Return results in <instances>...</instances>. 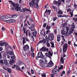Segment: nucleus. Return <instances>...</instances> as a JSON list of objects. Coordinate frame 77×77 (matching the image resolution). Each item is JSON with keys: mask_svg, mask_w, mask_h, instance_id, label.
<instances>
[{"mask_svg": "<svg viewBox=\"0 0 77 77\" xmlns=\"http://www.w3.org/2000/svg\"><path fill=\"white\" fill-rule=\"evenodd\" d=\"M50 29H51V27L48 26V25H47L46 27V30H49Z\"/></svg>", "mask_w": 77, "mask_h": 77, "instance_id": "nucleus-30", "label": "nucleus"}, {"mask_svg": "<svg viewBox=\"0 0 77 77\" xmlns=\"http://www.w3.org/2000/svg\"><path fill=\"white\" fill-rule=\"evenodd\" d=\"M8 2H10V3H12V5H13V4L14 3L12 2V1H9Z\"/></svg>", "mask_w": 77, "mask_h": 77, "instance_id": "nucleus-57", "label": "nucleus"}, {"mask_svg": "<svg viewBox=\"0 0 77 77\" xmlns=\"http://www.w3.org/2000/svg\"><path fill=\"white\" fill-rule=\"evenodd\" d=\"M52 67V65L51 64H50L48 63L46 65V66H42V68H45V67Z\"/></svg>", "mask_w": 77, "mask_h": 77, "instance_id": "nucleus-16", "label": "nucleus"}, {"mask_svg": "<svg viewBox=\"0 0 77 77\" xmlns=\"http://www.w3.org/2000/svg\"><path fill=\"white\" fill-rule=\"evenodd\" d=\"M51 13V10L46 9L44 15H49Z\"/></svg>", "mask_w": 77, "mask_h": 77, "instance_id": "nucleus-6", "label": "nucleus"}, {"mask_svg": "<svg viewBox=\"0 0 77 77\" xmlns=\"http://www.w3.org/2000/svg\"><path fill=\"white\" fill-rule=\"evenodd\" d=\"M35 1H31L30 3H29L30 7H31L32 8L33 7Z\"/></svg>", "mask_w": 77, "mask_h": 77, "instance_id": "nucleus-15", "label": "nucleus"}, {"mask_svg": "<svg viewBox=\"0 0 77 77\" xmlns=\"http://www.w3.org/2000/svg\"><path fill=\"white\" fill-rule=\"evenodd\" d=\"M57 13L58 14H60V15H62V14H63L62 11H61V10L58 11H57Z\"/></svg>", "mask_w": 77, "mask_h": 77, "instance_id": "nucleus-31", "label": "nucleus"}, {"mask_svg": "<svg viewBox=\"0 0 77 77\" xmlns=\"http://www.w3.org/2000/svg\"><path fill=\"white\" fill-rule=\"evenodd\" d=\"M15 67H16V65H14L12 67V68L13 69H15Z\"/></svg>", "mask_w": 77, "mask_h": 77, "instance_id": "nucleus-51", "label": "nucleus"}, {"mask_svg": "<svg viewBox=\"0 0 77 77\" xmlns=\"http://www.w3.org/2000/svg\"><path fill=\"white\" fill-rule=\"evenodd\" d=\"M41 43H43V44H45V43H46V41L45 40V39H44L42 40H40L39 41V42L37 44V45L38 46L39 44H41Z\"/></svg>", "mask_w": 77, "mask_h": 77, "instance_id": "nucleus-13", "label": "nucleus"}, {"mask_svg": "<svg viewBox=\"0 0 77 77\" xmlns=\"http://www.w3.org/2000/svg\"><path fill=\"white\" fill-rule=\"evenodd\" d=\"M60 60H61L62 63H64V60H63V57H61Z\"/></svg>", "mask_w": 77, "mask_h": 77, "instance_id": "nucleus-33", "label": "nucleus"}, {"mask_svg": "<svg viewBox=\"0 0 77 77\" xmlns=\"http://www.w3.org/2000/svg\"><path fill=\"white\" fill-rule=\"evenodd\" d=\"M16 69L17 70H18V71L20 70V67H18V66H16Z\"/></svg>", "mask_w": 77, "mask_h": 77, "instance_id": "nucleus-36", "label": "nucleus"}, {"mask_svg": "<svg viewBox=\"0 0 77 77\" xmlns=\"http://www.w3.org/2000/svg\"><path fill=\"white\" fill-rule=\"evenodd\" d=\"M57 19V17L54 18L53 19V21H56Z\"/></svg>", "mask_w": 77, "mask_h": 77, "instance_id": "nucleus-46", "label": "nucleus"}, {"mask_svg": "<svg viewBox=\"0 0 77 77\" xmlns=\"http://www.w3.org/2000/svg\"><path fill=\"white\" fill-rule=\"evenodd\" d=\"M39 0H35V4H37V3H39Z\"/></svg>", "mask_w": 77, "mask_h": 77, "instance_id": "nucleus-52", "label": "nucleus"}, {"mask_svg": "<svg viewBox=\"0 0 77 77\" xmlns=\"http://www.w3.org/2000/svg\"><path fill=\"white\" fill-rule=\"evenodd\" d=\"M48 38L50 41H52L54 39V34H49Z\"/></svg>", "mask_w": 77, "mask_h": 77, "instance_id": "nucleus-3", "label": "nucleus"}, {"mask_svg": "<svg viewBox=\"0 0 77 77\" xmlns=\"http://www.w3.org/2000/svg\"><path fill=\"white\" fill-rule=\"evenodd\" d=\"M6 22L8 23H14L16 22V20H14L13 19H11L6 20Z\"/></svg>", "mask_w": 77, "mask_h": 77, "instance_id": "nucleus-12", "label": "nucleus"}, {"mask_svg": "<svg viewBox=\"0 0 77 77\" xmlns=\"http://www.w3.org/2000/svg\"><path fill=\"white\" fill-rule=\"evenodd\" d=\"M25 10H26V8H23L22 9L21 11L22 12H24Z\"/></svg>", "mask_w": 77, "mask_h": 77, "instance_id": "nucleus-50", "label": "nucleus"}, {"mask_svg": "<svg viewBox=\"0 0 77 77\" xmlns=\"http://www.w3.org/2000/svg\"><path fill=\"white\" fill-rule=\"evenodd\" d=\"M73 31H74V29L73 28H71L69 31L70 33L71 34L72 33V32H73Z\"/></svg>", "mask_w": 77, "mask_h": 77, "instance_id": "nucleus-28", "label": "nucleus"}, {"mask_svg": "<svg viewBox=\"0 0 77 77\" xmlns=\"http://www.w3.org/2000/svg\"><path fill=\"white\" fill-rule=\"evenodd\" d=\"M9 48L10 49V50H12V47H11L10 46H8L7 47V49H9Z\"/></svg>", "mask_w": 77, "mask_h": 77, "instance_id": "nucleus-41", "label": "nucleus"}, {"mask_svg": "<svg viewBox=\"0 0 77 77\" xmlns=\"http://www.w3.org/2000/svg\"><path fill=\"white\" fill-rule=\"evenodd\" d=\"M17 14H15L14 15H13L12 17H11V18H14L15 17V18H16V17H17Z\"/></svg>", "mask_w": 77, "mask_h": 77, "instance_id": "nucleus-39", "label": "nucleus"}, {"mask_svg": "<svg viewBox=\"0 0 77 77\" xmlns=\"http://www.w3.org/2000/svg\"><path fill=\"white\" fill-rule=\"evenodd\" d=\"M28 35L29 37H30L31 36V38H32L33 39H34V37H33V36L36 38V35H37V31H35L34 32H32L31 34L30 33V32H29L28 33Z\"/></svg>", "mask_w": 77, "mask_h": 77, "instance_id": "nucleus-1", "label": "nucleus"}, {"mask_svg": "<svg viewBox=\"0 0 77 77\" xmlns=\"http://www.w3.org/2000/svg\"><path fill=\"white\" fill-rule=\"evenodd\" d=\"M47 38V37H46V40L47 42H46L47 45L48 47H50V44L49 43V40H48V39Z\"/></svg>", "mask_w": 77, "mask_h": 77, "instance_id": "nucleus-14", "label": "nucleus"}, {"mask_svg": "<svg viewBox=\"0 0 77 77\" xmlns=\"http://www.w3.org/2000/svg\"><path fill=\"white\" fill-rule=\"evenodd\" d=\"M21 8L20 7H19V6L17 8H15V9L16 11H19L20 12L21 11V10H20Z\"/></svg>", "mask_w": 77, "mask_h": 77, "instance_id": "nucleus-21", "label": "nucleus"}, {"mask_svg": "<svg viewBox=\"0 0 77 77\" xmlns=\"http://www.w3.org/2000/svg\"><path fill=\"white\" fill-rule=\"evenodd\" d=\"M66 30L67 31V32H68V31H69V27H67L66 26Z\"/></svg>", "mask_w": 77, "mask_h": 77, "instance_id": "nucleus-48", "label": "nucleus"}, {"mask_svg": "<svg viewBox=\"0 0 77 77\" xmlns=\"http://www.w3.org/2000/svg\"><path fill=\"white\" fill-rule=\"evenodd\" d=\"M14 56H15V55L14 54L13 56L11 57V58L13 59V60H11L9 62L10 65H14V63H15V60H14L15 57H14Z\"/></svg>", "mask_w": 77, "mask_h": 77, "instance_id": "nucleus-2", "label": "nucleus"}, {"mask_svg": "<svg viewBox=\"0 0 77 77\" xmlns=\"http://www.w3.org/2000/svg\"><path fill=\"white\" fill-rule=\"evenodd\" d=\"M35 25L33 24H32L31 25V27H29V29H30L32 32H33V31H35Z\"/></svg>", "mask_w": 77, "mask_h": 77, "instance_id": "nucleus-7", "label": "nucleus"}, {"mask_svg": "<svg viewBox=\"0 0 77 77\" xmlns=\"http://www.w3.org/2000/svg\"><path fill=\"white\" fill-rule=\"evenodd\" d=\"M31 71L32 74H34V71H33V70L31 69Z\"/></svg>", "mask_w": 77, "mask_h": 77, "instance_id": "nucleus-62", "label": "nucleus"}, {"mask_svg": "<svg viewBox=\"0 0 77 77\" xmlns=\"http://www.w3.org/2000/svg\"><path fill=\"white\" fill-rule=\"evenodd\" d=\"M7 71L9 72V73H10V74H11L12 73V70L11 69L7 68Z\"/></svg>", "mask_w": 77, "mask_h": 77, "instance_id": "nucleus-19", "label": "nucleus"}, {"mask_svg": "<svg viewBox=\"0 0 77 77\" xmlns=\"http://www.w3.org/2000/svg\"><path fill=\"white\" fill-rule=\"evenodd\" d=\"M57 5L58 6H60L61 5V2L60 1H57Z\"/></svg>", "mask_w": 77, "mask_h": 77, "instance_id": "nucleus-29", "label": "nucleus"}, {"mask_svg": "<svg viewBox=\"0 0 77 77\" xmlns=\"http://www.w3.org/2000/svg\"><path fill=\"white\" fill-rule=\"evenodd\" d=\"M4 44L5 45V47L8 46V43H7V42H4Z\"/></svg>", "mask_w": 77, "mask_h": 77, "instance_id": "nucleus-49", "label": "nucleus"}, {"mask_svg": "<svg viewBox=\"0 0 77 77\" xmlns=\"http://www.w3.org/2000/svg\"><path fill=\"white\" fill-rule=\"evenodd\" d=\"M41 34L42 35H45V31H44V30H42L41 31Z\"/></svg>", "mask_w": 77, "mask_h": 77, "instance_id": "nucleus-22", "label": "nucleus"}, {"mask_svg": "<svg viewBox=\"0 0 77 77\" xmlns=\"http://www.w3.org/2000/svg\"><path fill=\"white\" fill-rule=\"evenodd\" d=\"M11 18V17H8L7 16H1L0 18L1 20H6V19H8V18Z\"/></svg>", "mask_w": 77, "mask_h": 77, "instance_id": "nucleus-11", "label": "nucleus"}, {"mask_svg": "<svg viewBox=\"0 0 77 77\" xmlns=\"http://www.w3.org/2000/svg\"><path fill=\"white\" fill-rule=\"evenodd\" d=\"M50 43L52 45L51 46V47L52 48L53 47H54V43H52V42H51Z\"/></svg>", "mask_w": 77, "mask_h": 77, "instance_id": "nucleus-40", "label": "nucleus"}, {"mask_svg": "<svg viewBox=\"0 0 77 77\" xmlns=\"http://www.w3.org/2000/svg\"><path fill=\"white\" fill-rule=\"evenodd\" d=\"M37 56L38 57H40V58H44V55L42 54V52H39L38 53Z\"/></svg>", "mask_w": 77, "mask_h": 77, "instance_id": "nucleus-9", "label": "nucleus"}, {"mask_svg": "<svg viewBox=\"0 0 77 77\" xmlns=\"http://www.w3.org/2000/svg\"><path fill=\"white\" fill-rule=\"evenodd\" d=\"M25 43H26V38L23 37V45H24V44Z\"/></svg>", "mask_w": 77, "mask_h": 77, "instance_id": "nucleus-24", "label": "nucleus"}, {"mask_svg": "<svg viewBox=\"0 0 77 77\" xmlns=\"http://www.w3.org/2000/svg\"><path fill=\"white\" fill-rule=\"evenodd\" d=\"M42 77H46V75L45 74H42Z\"/></svg>", "mask_w": 77, "mask_h": 77, "instance_id": "nucleus-43", "label": "nucleus"}, {"mask_svg": "<svg viewBox=\"0 0 77 77\" xmlns=\"http://www.w3.org/2000/svg\"><path fill=\"white\" fill-rule=\"evenodd\" d=\"M57 1H54V4H56V5H57Z\"/></svg>", "mask_w": 77, "mask_h": 77, "instance_id": "nucleus-55", "label": "nucleus"}, {"mask_svg": "<svg viewBox=\"0 0 77 77\" xmlns=\"http://www.w3.org/2000/svg\"><path fill=\"white\" fill-rule=\"evenodd\" d=\"M8 54H9L11 56H12V55H14V52L11 51H9L8 52Z\"/></svg>", "mask_w": 77, "mask_h": 77, "instance_id": "nucleus-20", "label": "nucleus"}, {"mask_svg": "<svg viewBox=\"0 0 77 77\" xmlns=\"http://www.w3.org/2000/svg\"><path fill=\"white\" fill-rule=\"evenodd\" d=\"M33 7H34L35 8H39V5L35 3Z\"/></svg>", "mask_w": 77, "mask_h": 77, "instance_id": "nucleus-25", "label": "nucleus"}, {"mask_svg": "<svg viewBox=\"0 0 77 77\" xmlns=\"http://www.w3.org/2000/svg\"><path fill=\"white\" fill-rule=\"evenodd\" d=\"M49 32H50V31L49 30H47L46 31V34H48V33H49Z\"/></svg>", "mask_w": 77, "mask_h": 77, "instance_id": "nucleus-56", "label": "nucleus"}, {"mask_svg": "<svg viewBox=\"0 0 77 77\" xmlns=\"http://www.w3.org/2000/svg\"><path fill=\"white\" fill-rule=\"evenodd\" d=\"M70 33L67 32L65 33L64 34V36H69V35H70Z\"/></svg>", "mask_w": 77, "mask_h": 77, "instance_id": "nucleus-26", "label": "nucleus"}, {"mask_svg": "<svg viewBox=\"0 0 77 77\" xmlns=\"http://www.w3.org/2000/svg\"><path fill=\"white\" fill-rule=\"evenodd\" d=\"M41 51H45V47H43L42 48L40 49Z\"/></svg>", "mask_w": 77, "mask_h": 77, "instance_id": "nucleus-32", "label": "nucleus"}, {"mask_svg": "<svg viewBox=\"0 0 77 77\" xmlns=\"http://www.w3.org/2000/svg\"><path fill=\"white\" fill-rule=\"evenodd\" d=\"M23 31L24 33L26 34V28H24V27H23Z\"/></svg>", "mask_w": 77, "mask_h": 77, "instance_id": "nucleus-38", "label": "nucleus"}, {"mask_svg": "<svg viewBox=\"0 0 77 77\" xmlns=\"http://www.w3.org/2000/svg\"><path fill=\"white\" fill-rule=\"evenodd\" d=\"M54 33L55 34H56L57 33V29H56L55 30H54Z\"/></svg>", "mask_w": 77, "mask_h": 77, "instance_id": "nucleus-60", "label": "nucleus"}, {"mask_svg": "<svg viewBox=\"0 0 77 77\" xmlns=\"http://www.w3.org/2000/svg\"><path fill=\"white\" fill-rule=\"evenodd\" d=\"M23 50L25 51H27V50H29V46L27 44L24 46L23 47Z\"/></svg>", "mask_w": 77, "mask_h": 77, "instance_id": "nucleus-10", "label": "nucleus"}, {"mask_svg": "<svg viewBox=\"0 0 77 77\" xmlns=\"http://www.w3.org/2000/svg\"><path fill=\"white\" fill-rule=\"evenodd\" d=\"M4 64L6 65H7L8 64V61L6 60H4Z\"/></svg>", "mask_w": 77, "mask_h": 77, "instance_id": "nucleus-27", "label": "nucleus"}, {"mask_svg": "<svg viewBox=\"0 0 77 77\" xmlns=\"http://www.w3.org/2000/svg\"><path fill=\"white\" fill-rule=\"evenodd\" d=\"M65 32L64 30H61V34H62V35H65Z\"/></svg>", "mask_w": 77, "mask_h": 77, "instance_id": "nucleus-37", "label": "nucleus"}, {"mask_svg": "<svg viewBox=\"0 0 77 77\" xmlns=\"http://www.w3.org/2000/svg\"><path fill=\"white\" fill-rule=\"evenodd\" d=\"M73 20L75 21V22H77V18H73Z\"/></svg>", "mask_w": 77, "mask_h": 77, "instance_id": "nucleus-47", "label": "nucleus"}, {"mask_svg": "<svg viewBox=\"0 0 77 77\" xmlns=\"http://www.w3.org/2000/svg\"><path fill=\"white\" fill-rule=\"evenodd\" d=\"M48 50H49L48 48H45V51H48Z\"/></svg>", "mask_w": 77, "mask_h": 77, "instance_id": "nucleus-61", "label": "nucleus"}, {"mask_svg": "<svg viewBox=\"0 0 77 77\" xmlns=\"http://www.w3.org/2000/svg\"><path fill=\"white\" fill-rule=\"evenodd\" d=\"M5 28L3 26L2 28V31H5Z\"/></svg>", "mask_w": 77, "mask_h": 77, "instance_id": "nucleus-45", "label": "nucleus"}, {"mask_svg": "<svg viewBox=\"0 0 77 77\" xmlns=\"http://www.w3.org/2000/svg\"><path fill=\"white\" fill-rule=\"evenodd\" d=\"M57 16L58 17H63V16L62 15H57Z\"/></svg>", "mask_w": 77, "mask_h": 77, "instance_id": "nucleus-63", "label": "nucleus"}, {"mask_svg": "<svg viewBox=\"0 0 77 77\" xmlns=\"http://www.w3.org/2000/svg\"><path fill=\"white\" fill-rule=\"evenodd\" d=\"M0 63L1 64H2V65H4V63H3V60H0Z\"/></svg>", "mask_w": 77, "mask_h": 77, "instance_id": "nucleus-44", "label": "nucleus"}, {"mask_svg": "<svg viewBox=\"0 0 77 77\" xmlns=\"http://www.w3.org/2000/svg\"><path fill=\"white\" fill-rule=\"evenodd\" d=\"M13 5V7H15V9L16 8H17L18 6H19V5H18V4H15L14 3L12 5Z\"/></svg>", "mask_w": 77, "mask_h": 77, "instance_id": "nucleus-23", "label": "nucleus"}, {"mask_svg": "<svg viewBox=\"0 0 77 77\" xmlns=\"http://www.w3.org/2000/svg\"><path fill=\"white\" fill-rule=\"evenodd\" d=\"M31 55H32V57H34V56H35V54L34 53L32 52L31 53Z\"/></svg>", "mask_w": 77, "mask_h": 77, "instance_id": "nucleus-53", "label": "nucleus"}, {"mask_svg": "<svg viewBox=\"0 0 77 77\" xmlns=\"http://www.w3.org/2000/svg\"><path fill=\"white\" fill-rule=\"evenodd\" d=\"M45 55L46 57H49V58L51 59V57H52L53 55V54H52L50 51H49L48 53H45Z\"/></svg>", "mask_w": 77, "mask_h": 77, "instance_id": "nucleus-5", "label": "nucleus"}, {"mask_svg": "<svg viewBox=\"0 0 77 77\" xmlns=\"http://www.w3.org/2000/svg\"><path fill=\"white\" fill-rule=\"evenodd\" d=\"M46 26H47V24L46 23L44 24L43 25V27L45 28V27H46Z\"/></svg>", "mask_w": 77, "mask_h": 77, "instance_id": "nucleus-59", "label": "nucleus"}, {"mask_svg": "<svg viewBox=\"0 0 77 77\" xmlns=\"http://www.w3.org/2000/svg\"><path fill=\"white\" fill-rule=\"evenodd\" d=\"M68 47V44L65 43L63 44V51L64 53L66 52V50H67V48Z\"/></svg>", "mask_w": 77, "mask_h": 77, "instance_id": "nucleus-4", "label": "nucleus"}, {"mask_svg": "<svg viewBox=\"0 0 77 77\" xmlns=\"http://www.w3.org/2000/svg\"><path fill=\"white\" fill-rule=\"evenodd\" d=\"M63 65H62L60 67H58V69H63Z\"/></svg>", "mask_w": 77, "mask_h": 77, "instance_id": "nucleus-35", "label": "nucleus"}, {"mask_svg": "<svg viewBox=\"0 0 77 77\" xmlns=\"http://www.w3.org/2000/svg\"><path fill=\"white\" fill-rule=\"evenodd\" d=\"M40 62H41L42 65H44V64H47V63L48 62V61L46 59H45L44 60H40Z\"/></svg>", "mask_w": 77, "mask_h": 77, "instance_id": "nucleus-8", "label": "nucleus"}, {"mask_svg": "<svg viewBox=\"0 0 77 77\" xmlns=\"http://www.w3.org/2000/svg\"><path fill=\"white\" fill-rule=\"evenodd\" d=\"M49 64H50L52 66H53V65L54 64L51 61V60L50 61L49 63Z\"/></svg>", "mask_w": 77, "mask_h": 77, "instance_id": "nucleus-42", "label": "nucleus"}, {"mask_svg": "<svg viewBox=\"0 0 77 77\" xmlns=\"http://www.w3.org/2000/svg\"><path fill=\"white\" fill-rule=\"evenodd\" d=\"M63 27H65V26H66V23H65L63 24Z\"/></svg>", "mask_w": 77, "mask_h": 77, "instance_id": "nucleus-54", "label": "nucleus"}, {"mask_svg": "<svg viewBox=\"0 0 77 77\" xmlns=\"http://www.w3.org/2000/svg\"><path fill=\"white\" fill-rule=\"evenodd\" d=\"M70 14L71 15V17H72V16L73 15V12L70 13Z\"/></svg>", "mask_w": 77, "mask_h": 77, "instance_id": "nucleus-64", "label": "nucleus"}, {"mask_svg": "<svg viewBox=\"0 0 77 77\" xmlns=\"http://www.w3.org/2000/svg\"><path fill=\"white\" fill-rule=\"evenodd\" d=\"M29 20L30 22H33V19H32V18H30L29 19Z\"/></svg>", "mask_w": 77, "mask_h": 77, "instance_id": "nucleus-58", "label": "nucleus"}, {"mask_svg": "<svg viewBox=\"0 0 77 77\" xmlns=\"http://www.w3.org/2000/svg\"><path fill=\"white\" fill-rule=\"evenodd\" d=\"M57 41L59 42L60 41V35H57Z\"/></svg>", "mask_w": 77, "mask_h": 77, "instance_id": "nucleus-18", "label": "nucleus"}, {"mask_svg": "<svg viewBox=\"0 0 77 77\" xmlns=\"http://www.w3.org/2000/svg\"><path fill=\"white\" fill-rule=\"evenodd\" d=\"M0 45L1 46H3L4 45V42L3 41H1L0 43Z\"/></svg>", "mask_w": 77, "mask_h": 77, "instance_id": "nucleus-34", "label": "nucleus"}, {"mask_svg": "<svg viewBox=\"0 0 77 77\" xmlns=\"http://www.w3.org/2000/svg\"><path fill=\"white\" fill-rule=\"evenodd\" d=\"M57 69H53L52 71V73L53 74H55L57 73Z\"/></svg>", "mask_w": 77, "mask_h": 77, "instance_id": "nucleus-17", "label": "nucleus"}]
</instances>
